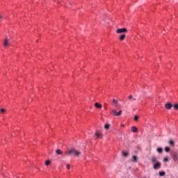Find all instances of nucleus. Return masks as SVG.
Returning <instances> with one entry per match:
<instances>
[{
    "mask_svg": "<svg viewBox=\"0 0 178 178\" xmlns=\"http://www.w3.org/2000/svg\"><path fill=\"white\" fill-rule=\"evenodd\" d=\"M138 158L136 157V156H132V162H137Z\"/></svg>",
    "mask_w": 178,
    "mask_h": 178,
    "instance_id": "obj_15",
    "label": "nucleus"
},
{
    "mask_svg": "<svg viewBox=\"0 0 178 178\" xmlns=\"http://www.w3.org/2000/svg\"><path fill=\"white\" fill-rule=\"evenodd\" d=\"M169 161V159L168 157H164L163 161L164 162H168Z\"/></svg>",
    "mask_w": 178,
    "mask_h": 178,
    "instance_id": "obj_24",
    "label": "nucleus"
},
{
    "mask_svg": "<svg viewBox=\"0 0 178 178\" xmlns=\"http://www.w3.org/2000/svg\"><path fill=\"white\" fill-rule=\"evenodd\" d=\"M159 176H161V177L165 176V172H163V171H161V172H159Z\"/></svg>",
    "mask_w": 178,
    "mask_h": 178,
    "instance_id": "obj_20",
    "label": "nucleus"
},
{
    "mask_svg": "<svg viewBox=\"0 0 178 178\" xmlns=\"http://www.w3.org/2000/svg\"><path fill=\"white\" fill-rule=\"evenodd\" d=\"M56 154L57 155H62L63 152H62V150L58 149L57 150H56Z\"/></svg>",
    "mask_w": 178,
    "mask_h": 178,
    "instance_id": "obj_14",
    "label": "nucleus"
},
{
    "mask_svg": "<svg viewBox=\"0 0 178 178\" xmlns=\"http://www.w3.org/2000/svg\"><path fill=\"white\" fill-rule=\"evenodd\" d=\"M66 155L68 156H71V155H74V156L79 157L81 155V152L79 150H76L75 148L67 149L65 151Z\"/></svg>",
    "mask_w": 178,
    "mask_h": 178,
    "instance_id": "obj_1",
    "label": "nucleus"
},
{
    "mask_svg": "<svg viewBox=\"0 0 178 178\" xmlns=\"http://www.w3.org/2000/svg\"><path fill=\"white\" fill-rule=\"evenodd\" d=\"M116 33L118 34H122V33H127V29H126V28L118 29L116 30Z\"/></svg>",
    "mask_w": 178,
    "mask_h": 178,
    "instance_id": "obj_4",
    "label": "nucleus"
},
{
    "mask_svg": "<svg viewBox=\"0 0 178 178\" xmlns=\"http://www.w3.org/2000/svg\"><path fill=\"white\" fill-rule=\"evenodd\" d=\"M169 144L172 145V147H175V141L173 140H170Z\"/></svg>",
    "mask_w": 178,
    "mask_h": 178,
    "instance_id": "obj_17",
    "label": "nucleus"
},
{
    "mask_svg": "<svg viewBox=\"0 0 178 178\" xmlns=\"http://www.w3.org/2000/svg\"><path fill=\"white\" fill-rule=\"evenodd\" d=\"M95 106L97 109H101V108H102V104L97 102V103L95 104Z\"/></svg>",
    "mask_w": 178,
    "mask_h": 178,
    "instance_id": "obj_10",
    "label": "nucleus"
},
{
    "mask_svg": "<svg viewBox=\"0 0 178 178\" xmlns=\"http://www.w3.org/2000/svg\"><path fill=\"white\" fill-rule=\"evenodd\" d=\"M165 152H169V151H170V148H169V147H165Z\"/></svg>",
    "mask_w": 178,
    "mask_h": 178,
    "instance_id": "obj_22",
    "label": "nucleus"
},
{
    "mask_svg": "<svg viewBox=\"0 0 178 178\" xmlns=\"http://www.w3.org/2000/svg\"><path fill=\"white\" fill-rule=\"evenodd\" d=\"M124 38H126V35L125 34H122L121 35H120V41H123L124 40Z\"/></svg>",
    "mask_w": 178,
    "mask_h": 178,
    "instance_id": "obj_13",
    "label": "nucleus"
},
{
    "mask_svg": "<svg viewBox=\"0 0 178 178\" xmlns=\"http://www.w3.org/2000/svg\"><path fill=\"white\" fill-rule=\"evenodd\" d=\"M150 161L152 162V163H156V162H159L158 161V157L153 156L151 157Z\"/></svg>",
    "mask_w": 178,
    "mask_h": 178,
    "instance_id": "obj_5",
    "label": "nucleus"
},
{
    "mask_svg": "<svg viewBox=\"0 0 178 178\" xmlns=\"http://www.w3.org/2000/svg\"><path fill=\"white\" fill-rule=\"evenodd\" d=\"M111 113L113 115V116H120V115L122 113V111L120 110L119 112H118L116 110L113 109Z\"/></svg>",
    "mask_w": 178,
    "mask_h": 178,
    "instance_id": "obj_3",
    "label": "nucleus"
},
{
    "mask_svg": "<svg viewBox=\"0 0 178 178\" xmlns=\"http://www.w3.org/2000/svg\"><path fill=\"white\" fill-rule=\"evenodd\" d=\"M123 156H129V153L127 152H122Z\"/></svg>",
    "mask_w": 178,
    "mask_h": 178,
    "instance_id": "obj_19",
    "label": "nucleus"
},
{
    "mask_svg": "<svg viewBox=\"0 0 178 178\" xmlns=\"http://www.w3.org/2000/svg\"><path fill=\"white\" fill-rule=\"evenodd\" d=\"M134 120H135V121L138 120V116L135 115V116H134Z\"/></svg>",
    "mask_w": 178,
    "mask_h": 178,
    "instance_id": "obj_27",
    "label": "nucleus"
},
{
    "mask_svg": "<svg viewBox=\"0 0 178 178\" xmlns=\"http://www.w3.org/2000/svg\"><path fill=\"white\" fill-rule=\"evenodd\" d=\"M6 110L4 108H1L0 113H5Z\"/></svg>",
    "mask_w": 178,
    "mask_h": 178,
    "instance_id": "obj_25",
    "label": "nucleus"
},
{
    "mask_svg": "<svg viewBox=\"0 0 178 178\" xmlns=\"http://www.w3.org/2000/svg\"><path fill=\"white\" fill-rule=\"evenodd\" d=\"M72 2H70V5H72Z\"/></svg>",
    "mask_w": 178,
    "mask_h": 178,
    "instance_id": "obj_31",
    "label": "nucleus"
},
{
    "mask_svg": "<svg viewBox=\"0 0 178 178\" xmlns=\"http://www.w3.org/2000/svg\"><path fill=\"white\" fill-rule=\"evenodd\" d=\"M95 136L96 138H102L103 135L102 133H99V131H97L95 134Z\"/></svg>",
    "mask_w": 178,
    "mask_h": 178,
    "instance_id": "obj_7",
    "label": "nucleus"
},
{
    "mask_svg": "<svg viewBox=\"0 0 178 178\" xmlns=\"http://www.w3.org/2000/svg\"><path fill=\"white\" fill-rule=\"evenodd\" d=\"M131 131L133 133H137V131H138V129L136 127H131Z\"/></svg>",
    "mask_w": 178,
    "mask_h": 178,
    "instance_id": "obj_12",
    "label": "nucleus"
},
{
    "mask_svg": "<svg viewBox=\"0 0 178 178\" xmlns=\"http://www.w3.org/2000/svg\"><path fill=\"white\" fill-rule=\"evenodd\" d=\"M9 45H10V42H9V39L6 38L4 41L3 47H5V48H7V47H9Z\"/></svg>",
    "mask_w": 178,
    "mask_h": 178,
    "instance_id": "obj_8",
    "label": "nucleus"
},
{
    "mask_svg": "<svg viewBox=\"0 0 178 178\" xmlns=\"http://www.w3.org/2000/svg\"><path fill=\"white\" fill-rule=\"evenodd\" d=\"M121 127H124V124H121Z\"/></svg>",
    "mask_w": 178,
    "mask_h": 178,
    "instance_id": "obj_30",
    "label": "nucleus"
},
{
    "mask_svg": "<svg viewBox=\"0 0 178 178\" xmlns=\"http://www.w3.org/2000/svg\"><path fill=\"white\" fill-rule=\"evenodd\" d=\"M2 19H3V16L2 15H0V22L1 20H2Z\"/></svg>",
    "mask_w": 178,
    "mask_h": 178,
    "instance_id": "obj_28",
    "label": "nucleus"
},
{
    "mask_svg": "<svg viewBox=\"0 0 178 178\" xmlns=\"http://www.w3.org/2000/svg\"><path fill=\"white\" fill-rule=\"evenodd\" d=\"M45 165H46V166H48L49 165H51V161H49V160L46 161Z\"/></svg>",
    "mask_w": 178,
    "mask_h": 178,
    "instance_id": "obj_21",
    "label": "nucleus"
},
{
    "mask_svg": "<svg viewBox=\"0 0 178 178\" xmlns=\"http://www.w3.org/2000/svg\"><path fill=\"white\" fill-rule=\"evenodd\" d=\"M109 127H111V124H106L104 125V128L106 129V130L109 129Z\"/></svg>",
    "mask_w": 178,
    "mask_h": 178,
    "instance_id": "obj_18",
    "label": "nucleus"
},
{
    "mask_svg": "<svg viewBox=\"0 0 178 178\" xmlns=\"http://www.w3.org/2000/svg\"><path fill=\"white\" fill-rule=\"evenodd\" d=\"M67 169H70V164L67 165Z\"/></svg>",
    "mask_w": 178,
    "mask_h": 178,
    "instance_id": "obj_29",
    "label": "nucleus"
},
{
    "mask_svg": "<svg viewBox=\"0 0 178 178\" xmlns=\"http://www.w3.org/2000/svg\"><path fill=\"white\" fill-rule=\"evenodd\" d=\"M161 166H162L161 161H156V163H154L153 165V169L158 170V169H161Z\"/></svg>",
    "mask_w": 178,
    "mask_h": 178,
    "instance_id": "obj_2",
    "label": "nucleus"
},
{
    "mask_svg": "<svg viewBox=\"0 0 178 178\" xmlns=\"http://www.w3.org/2000/svg\"><path fill=\"white\" fill-rule=\"evenodd\" d=\"M172 106H173V104H172V103L168 102L165 104V109H168V110L172 109Z\"/></svg>",
    "mask_w": 178,
    "mask_h": 178,
    "instance_id": "obj_6",
    "label": "nucleus"
},
{
    "mask_svg": "<svg viewBox=\"0 0 178 178\" xmlns=\"http://www.w3.org/2000/svg\"><path fill=\"white\" fill-rule=\"evenodd\" d=\"M174 108L176 109V111H177L178 109V104H176L174 105Z\"/></svg>",
    "mask_w": 178,
    "mask_h": 178,
    "instance_id": "obj_23",
    "label": "nucleus"
},
{
    "mask_svg": "<svg viewBox=\"0 0 178 178\" xmlns=\"http://www.w3.org/2000/svg\"><path fill=\"white\" fill-rule=\"evenodd\" d=\"M113 103L115 104V105H116V104H118V101L116 99H113Z\"/></svg>",
    "mask_w": 178,
    "mask_h": 178,
    "instance_id": "obj_26",
    "label": "nucleus"
},
{
    "mask_svg": "<svg viewBox=\"0 0 178 178\" xmlns=\"http://www.w3.org/2000/svg\"><path fill=\"white\" fill-rule=\"evenodd\" d=\"M163 151V149H162V147L157 148V152H159V154H162Z\"/></svg>",
    "mask_w": 178,
    "mask_h": 178,
    "instance_id": "obj_16",
    "label": "nucleus"
},
{
    "mask_svg": "<svg viewBox=\"0 0 178 178\" xmlns=\"http://www.w3.org/2000/svg\"><path fill=\"white\" fill-rule=\"evenodd\" d=\"M173 159H174V161H175V162H178V154L177 153H174Z\"/></svg>",
    "mask_w": 178,
    "mask_h": 178,
    "instance_id": "obj_11",
    "label": "nucleus"
},
{
    "mask_svg": "<svg viewBox=\"0 0 178 178\" xmlns=\"http://www.w3.org/2000/svg\"><path fill=\"white\" fill-rule=\"evenodd\" d=\"M128 98L131 101V102H134V101H137V98L134 97L132 95H129Z\"/></svg>",
    "mask_w": 178,
    "mask_h": 178,
    "instance_id": "obj_9",
    "label": "nucleus"
}]
</instances>
